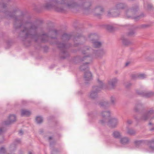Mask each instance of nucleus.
<instances>
[{"mask_svg": "<svg viewBox=\"0 0 154 154\" xmlns=\"http://www.w3.org/2000/svg\"><path fill=\"white\" fill-rule=\"evenodd\" d=\"M7 5L2 1L0 2V15L7 18L13 17L14 19V26L15 29L21 28L23 29L20 35L24 40L27 38H34L35 41L39 37V35L36 32L38 27V25L32 23L30 20H27L24 16L21 15L15 16L14 12L12 13L8 11L7 9Z\"/></svg>", "mask_w": 154, "mask_h": 154, "instance_id": "nucleus-1", "label": "nucleus"}, {"mask_svg": "<svg viewBox=\"0 0 154 154\" xmlns=\"http://www.w3.org/2000/svg\"><path fill=\"white\" fill-rule=\"evenodd\" d=\"M106 52V50L101 49L99 50H94L88 46L85 47L82 53L85 55L80 59L82 61L85 60H90L92 58H97L101 57Z\"/></svg>", "mask_w": 154, "mask_h": 154, "instance_id": "nucleus-2", "label": "nucleus"}, {"mask_svg": "<svg viewBox=\"0 0 154 154\" xmlns=\"http://www.w3.org/2000/svg\"><path fill=\"white\" fill-rule=\"evenodd\" d=\"M98 83L100 86H94L93 87L92 90L89 94V97L91 99H94L97 97V93L103 87V83L100 79L97 80Z\"/></svg>", "mask_w": 154, "mask_h": 154, "instance_id": "nucleus-3", "label": "nucleus"}, {"mask_svg": "<svg viewBox=\"0 0 154 154\" xmlns=\"http://www.w3.org/2000/svg\"><path fill=\"white\" fill-rule=\"evenodd\" d=\"M126 6L122 3L118 4L116 6L115 9H112L110 11H109L107 13V16L109 17H116L119 15L118 13L119 10L123 9L126 8Z\"/></svg>", "mask_w": 154, "mask_h": 154, "instance_id": "nucleus-4", "label": "nucleus"}, {"mask_svg": "<svg viewBox=\"0 0 154 154\" xmlns=\"http://www.w3.org/2000/svg\"><path fill=\"white\" fill-rule=\"evenodd\" d=\"M58 6V0H50L43 4V7L45 9L52 8L56 11Z\"/></svg>", "mask_w": 154, "mask_h": 154, "instance_id": "nucleus-5", "label": "nucleus"}, {"mask_svg": "<svg viewBox=\"0 0 154 154\" xmlns=\"http://www.w3.org/2000/svg\"><path fill=\"white\" fill-rule=\"evenodd\" d=\"M59 4H64L65 7L69 9L74 8L76 5L74 0H58Z\"/></svg>", "mask_w": 154, "mask_h": 154, "instance_id": "nucleus-6", "label": "nucleus"}, {"mask_svg": "<svg viewBox=\"0 0 154 154\" xmlns=\"http://www.w3.org/2000/svg\"><path fill=\"white\" fill-rule=\"evenodd\" d=\"M97 37V36L96 34H91L89 35L88 38L89 40L92 41L94 46L95 48H99L101 47L102 43L94 39L96 38Z\"/></svg>", "mask_w": 154, "mask_h": 154, "instance_id": "nucleus-7", "label": "nucleus"}, {"mask_svg": "<svg viewBox=\"0 0 154 154\" xmlns=\"http://www.w3.org/2000/svg\"><path fill=\"white\" fill-rule=\"evenodd\" d=\"M69 46V45H68L63 43H58V50H59L61 51L63 54L66 56V57H62V58L64 59L69 55V54L67 52L66 49Z\"/></svg>", "mask_w": 154, "mask_h": 154, "instance_id": "nucleus-8", "label": "nucleus"}, {"mask_svg": "<svg viewBox=\"0 0 154 154\" xmlns=\"http://www.w3.org/2000/svg\"><path fill=\"white\" fill-rule=\"evenodd\" d=\"M154 113V110L152 109H150L142 116L141 119L142 120L145 121L148 119L151 118V116Z\"/></svg>", "mask_w": 154, "mask_h": 154, "instance_id": "nucleus-9", "label": "nucleus"}, {"mask_svg": "<svg viewBox=\"0 0 154 154\" xmlns=\"http://www.w3.org/2000/svg\"><path fill=\"white\" fill-rule=\"evenodd\" d=\"M16 120V117L15 115H10L9 117L8 120L4 122L3 125H10Z\"/></svg>", "mask_w": 154, "mask_h": 154, "instance_id": "nucleus-10", "label": "nucleus"}, {"mask_svg": "<svg viewBox=\"0 0 154 154\" xmlns=\"http://www.w3.org/2000/svg\"><path fill=\"white\" fill-rule=\"evenodd\" d=\"M118 119L115 118H112L109 120L108 122L109 126L112 128H115L118 124Z\"/></svg>", "mask_w": 154, "mask_h": 154, "instance_id": "nucleus-11", "label": "nucleus"}, {"mask_svg": "<svg viewBox=\"0 0 154 154\" xmlns=\"http://www.w3.org/2000/svg\"><path fill=\"white\" fill-rule=\"evenodd\" d=\"M118 82V79L116 78L109 79L108 82V85L110 86L111 88H114L116 86Z\"/></svg>", "mask_w": 154, "mask_h": 154, "instance_id": "nucleus-12", "label": "nucleus"}, {"mask_svg": "<svg viewBox=\"0 0 154 154\" xmlns=\"http://www.w3.org/2000/svg\"><path fill=\"white\" fill-rule=\"evenodd\" d=\"M136 92L138 94L142 95L143 96L146 97H149L154 96V92L149 91L147 92H144L142 91L139 92L138 91H137Z\"/></svg>", "mask_w": 154, "mask_h": 154, "instance_id": "nucleus-13", "label": "nucleus"}, {"mask_svg": "<svg viewBox=\"0 0 154 154\" xmlns=\"http://www.w3.org/2000/svg\"><path fill=\"white\" fill-rule=\"evenodd\" d=\"M103 9L101 7H97L95 8L94 11L95 12V15L97 17L100 16L102 13L103 12Z\"/></svg>", "mask_w": 154, "mask_h": 154, "instance_id": "nucleus-14", "label": "nucleus"}, {"mask_svg": "<svg viewBox=\"0 0 154 154\" xmlns=\"http://www.w3.org/2000/svg\"><path fill=\"white\" fill-rule=\"evenodd\" d=\"M84 78L85 81H89L92 78V74L89 71L85 72L84 75Z\"/></svg>", "mask_w": 154, "mask_h": 154, "instance_id": "nucleus-15", "label": "nucleus"}, {"mask_svg": "<svg viewBox=\"0 0 154 154\" xmlns=\"http://www.w3.org/2000/svg\"><path fill=\"white\" fill-rule=\"evenodd\" d=\"M130 139L127 137H125L122 138L120 140V142L121 143L123 144H127L129 143L130 142Z\"/></svg>", "mask_w": 154, "mask_h": 154, "instance_id": "nucleus-16", "label": "nucleus"}, {"mask_svg": "<svg viewBox=\"0 0 154 154\" xmlns=\"http://www.w3.org/2000/svg\"><path fill=\"white\" fill-rule=\"evenodd\" d=\"M31 114V112L26 109H22L21 110V115L22 116H28Z\"/></svg>", "mask_w": 154, "mask_h": 154, "instance_id": "nucleus-17", "label": "nucleus"}, {"mask_svg": "<svg viewBox=\"0 0 154 154\" xmlns=\"http://www.w3.org/2000/svg\"><path fill=\"white\" fill-rule=\"evenodd\" d=\"M122 43L124 45H128L131 43V42L125 37H122Z\"/></svg>", "mask_w": 154, "mask_h": 154, "instance_id": "nucleus-18", "label": "nucleus"}, {"mask_svg": "<svg viewBox=\"0 0 154 154\" xmlns=\"http://www.w3.org/2000/svg\"><path fill=\"white\" fill-rule=\"evenodd\" d=\"M113 137L116 138H119L121 136L120 133L118 131H115L112 134Z\"/></svg>", "mask_w": 154, "mask_h": 154, "instance_id": "nucleus-19", "label": "nucleus"}, {"mask_svg": "<svg viewBox=\"0 0 154 154\" xmlns=\"http://www.w3.org/2000/svg\"><path fill=\"white\" fill-rule=\"evenodd\" d=\"M127 133L130 135H134L136 134V131L132 129L127 128Z\"/></svg>", "mask_w": 154, "mask_h": 154, "instance_id": "nucleus-20", "label": "nucleus"}, {"mask_svg": "<svg viewBox=\"0 0 154 154\" xmlns=\"http://www.w3.org/2000/svg\"><path fill=\"white\" fill-rule=\"evenodd\" d=\"M148 143L150 148L152 150L154 151V139L148 141Z\"/></svg>", "mask_w": 154, "mask_h": 154, "instance_id": "nucleus-21", "label": "nucleus"}, {"mask_svg": "<svg viewBox=\"0 0 154 154\" xmlns=\"http://www.w3.org/2000/svg\"><path fill=\"white\" fill-rule=\"evenodd\" d=\"M89 63H86L81 65L80 67V69L81 70L84 71L87 69L88 68V65Z\"/></svg>", "mask_w": 154, "mask_h": 154, "instance_id": "nucleus-22", "label": "nucleus"}, {"mask_svg": "<svg viewBox=\"0 0 154 154\" xmlns=\"http://www.w3.org/2000/svg\"><path fill=\"white\" fill-rule=\"evenodd\" d=\"M146 77V75L144 74H141L139 75L138 77H136L135 76L133 75L132 76V79H135L136 78H139L141 79H143Z\"/></svg>", "mask_w": 154, "mask_h": 154, "instance_id": "nucleus-23", "label": "nucleus"}, {"mask_svg": "<svg viewBox=\"0 0 154 154\" xmlns=\"http://www.w3.org/2000/svg\"><path fill=\"white\" fill-rule=\"evenodd\" d=\"M110 112L109 111H103L101 113V115L103 118L109 116L110 115Z\"/></svg>", "mask_w": 154, "mask_h": 154, "instance_id": "nucleus-24", "label": "nucleus"}, {"mask_svg": "<svg viewBox=\"0 0 154 154\" xmlns=\"http://www.w3.org/2000/svg\"><path fill=\"white\" fill-rule=\"evenodd\" d=\"M41 37L42 42H45L48 41V36L47 34H43L41 36Z\"/></svg>", "mask_w": 154, "mask_h": 154, "instance_id": "nucleus-25", "label": "nucleus"}, {"mask_svg": "<svg viewBox=\"0 0 154 154\" xmlns=\"http://www.w3.org/2000/svg\"><path fill=\"white\" fill-rule=\"evenodd\" d=\"M142 104L141 103H137L134 107V110L136 112H137L139 109L142 107Z\"/></svg>", "mask_w": 154, "mask_h": 154, "instance_id": "nucleus-26", "label": "nucleus"}, {"mask_svg": "<svg viewBox=\"0 0 154 154\" xmlns=\"http://www.w3.org/2000/svg\"><path fill=\"white\" fill-rule=\"evenodd\" d=\"M100 105L103 108H105L106 107H107L109 106V103L108 101H105L101 102Z\"/></svg>", "mask_w": 154, "mask_h": 154, "instance_id": "nucleus-27", "label": "nucleus"}, {"mask_svg": "<svg viewBox=\"0 0 154 154\" xmlns=\"http://www.w3.org/2000/svg\"><path fill=\"white\" fill-rule=\"evenodd\" d=\"M35 120L37 123L38 124H40L43 122V119L41 116H37Z\"/></svg>", "mask_w": 154, "mask_h": 154, "instance_id": "nucleus-28", "label": "nucleus"}, {"mask_svg": "<svg viewBox=\"0 0 154 154\" xmlns=\"http://www.w3.org/2000/svg\"><path fill=\"white\" fill-rule=\"evenodd\" d=\"M70 35L66 33L63 34L62 36L63 38L65 40H68L70 38Z\"/></svg>", "mask_w": 154, "mask_h": 154, "instance_id": "nucleus-29", "label": "nucleus"}, {"mask_svg": "<svg viewBox=\"0 0 154 154\" xmlns=\"http://www.w3.org/2000/svg\"><path fill=\"white\" fill-rule=\"evenodd\" d=\"M110 104L112 105H114L116 102V98L115 97L112 96L110 99Z\"/></svg>", "mask_w": 154, "mask_h": 154, "instance_id": "nucleus-30", "label": "nucleus"}, {"mask_svg": "<svg viewBox=\"0 0 154 154\" xmlns=\"http://www.w3.org/2000/svg\"><path fill=\"white\" fill-rule=\"evenodd\" d=\"M54 138L53 137L50 136L48 138V140L50 142V144L51 146H52L55 143V141H54L53 142L51 141V140H54Z\"/></svg>", "mask_w": 154, "mask_h": 154, "instance_id": "nucleus-31", "label": "nucleus"}, {"mask_svg": "<svg viewBox=\"0 0 154 154\" xmlns=\"http://www.w3.org/2000/svg\"><path fill=\"white\" fill-rule=\"evenodd\" d=\"M123 84L124 86L127 88H129L132 85L131 83L128 82H125Z\"/></svg>", "mask_w": 154, "mask_h": 154, "instance_id": "nucleus-32", "label": "nucleus"}, {"mask_svg": "<svg viewBox=\"0 0 154 154\" xmlns=\"http://www.w3.org/2000/svg\"><path fill=\"white\" fill-rule=\"evenodd\" d=\"M128 12H127L126 14V16L128 17L129 18L131 17V16L130 15H128L127 14L128 13L129 14H130L131 13L133 14L134 13L133 11L132 10H128Z\"/></svg>", "mask_w": 154, "mask_h": 154, "instance_id": "nucleus-33", "label": "nucleus"}, {"mask_svg": "<svg viewBox=\"0 0 154 154\" xmlns=\"http://www.w3.org/2000/svg\"><path fill=\"white\" fill-rule=\"evenodd\" d=\"M6 152V150L4 147H1L0 149V154H4Z\"/></svg>", "mask_w": 154, "mask_h": 154, "instance_id": "nucleus-34", "label": "nucleus"}, {"mask_svg": "<svg viewBox=\"0 0 154 154\" xmlns=\"http://www.w3.org/2000/svg\"><path fill=\"white\" fill-rule=\"evenodd\" d=\"M142 143L141 140H135L134 142V143L136 146H138Z\"/></svg>", "mask_w": 154, "mask_h": 154, "instance_id": "nucleus-35", "label": "nucleus"}, {"mask_svg": "<svg viewBox=\"0 0 154 154\" xmlns=\"http://www.w3.org/2000/svg\"><path fill=\"white\" fill-rule=\"evenodd\" d=\"M6 130V129L4 127H0V134H2L5 132Z\"/></svg>", "mask_w": 154, "mask_h": 154, "instance_id": "nucleus-36", "label": "nucleus"}, {"mask_svg": "<svg viewBox=\"0 0 154 154\" xmlns=\"http://www.w3.org/2000/svg\"><path fill=\"white\" fill-rule=\"evenodd\" d=\"M106 28L109 30L111 31L113 29V27L111 25H108L106 26Z\"/></svg>", "mask_w": 154, "mask_h": 154, "instance_id": "nucleus-37", "label": "nucleus"}, {"mask_svg": "<svg viewBox=\"0 0 154 154\" xmlns=\"http://www.w3.org/2000/svg\"><path fill=\"white\" fill-rule=\"evenodd\" d=\"M51 34L54 35H57V31L56 30H54L51 32Z\"/></svg>", "mask_w": 154, "mask_h": 154, "instance_id": "nucleus-38", "label": "nucleus"}, {"mask_svg": "<svg viewBox=\"0 0 154 154\" xmlns=\"http://www.w3.org/2000/svg\"><path fill=\"white\" fill-rule=\"evenodd\" d=\"M132 17L135 20H139L140 18V16H133L132 14Z\"/></svg>", "mask_w": 154, "mask_h": 154, "instance_id": "nucleus-39", "label": "nucleus"}, {"mask_svg": "<svg viewBox=\"0 0 154 154\" xmlns=\"http://www.w3.org/2000/svg\"><path fill=\"white\" fill-rule=\"evenodd\" d=\"M134 33L135 32L134 31H131L128 33V35H134Z\"/></svg>", "mask_w": 154, "mask_h": 154, "instance_id": "nucleus-40", "label": "nucleus"}, {"mask_svg": "<svg viewBox=\"0 0 154 154\" xmlns=\"http://www.w3.org/2000/svg\"><path fill=\"white\" fill-rule=\"evenodd\" d=\"M105 122H106L105 120L104 119H103V120H100V124L103 125V124H104L105 123Z\"/></svg>", "mask_w": 154, "mask_h": 154, "instance_id": "nucleus-41", "label": "nucleus"}, {"mask_svg": "<svg viewBox=\"0 0 154 154\" xmlns=\"http://www.w3.org/2000/svg\"><path fill=\"white\" fill-rule=\"evenodd\" d=\"M132 123V121L131 120H129V119L128 120H127V123L128 124H131Z\"/></svg>", "mask_w": 154, "mask_h": 154, "instance_id": "nucleus-42", "label": "nucleus"}, {"mask_svg": "<svg viewBox=\"0 0 154 154\" xmlns=\"http://www.w3.org/2000/svg\"><path fill=\"white\" fill-rule=\"evenodd\" d=\"M57 151L55 150H53L51 152V154H57Z\"/></svg>", "mask_w": 154, "mask_h": 154, "instance_id": "nucleus-43", "label": "nucleus"}, {"mask_svg": "<svg viewBox=\"0 0 154 154\" xmlns=\"http://www.w3.org/2000/svg\"><path fill=\"white\" fill-rule=\"evenodd\" d=\"M152 7L151 4H148L147 5V8L149 9L151 8Z\"/></svg>", "mask_w": 154, "mask_h": 154, "instance_id": "nucleus-44", "label": "nucleus"}, {"mask_svg": "<svg viewBox=\"0 0 154 154\" xmlns=\"http://www.w3.org/2000/svg\"><path fill=\"white\" fill-rule=\"evenodd\" d=\"M19 134H20V135H22L23 134V131L21 130L19 132Z\"/></svg>", "mask_w": 154, "mask_h": 154, "instance_id": "nucleus-45", "label": "nucleus"}, {"mask_svg": "<svg viewBox=\"0 0 154 154\" xmlns=\"http://www.w3.org/2000/svg\"><path fill=\"white\" fill-rule=\"evenodd\" d=\"M63 9H60V8L59 9L58 8V12L59 11H63Z\"/></svg>", "mask_w": 154, "mask_h": 154, "instance_id": "nucleus-46", "label": "nucleus"}, {"mask_svg": "<svg viewBox=\"0 0 154 154\" xmlns=\"http://www.w3.org/2000/svg\"><path fill=\"white\" fill-rule=\"evenodd\" d=\"M16 141L18 143H20V140H16Z\"/></svg>", "mask_w": 154, "mask_h": 154, "instance_id": "nucleus-47", "label": "nucleus"}, {"mask_svg": "<svg viewBox=\"0 0 154 154\" xmlns=\"http://www.w3.org/2000/svg\"><path fill=\"white\" fill-rule=\"evenodd\" d=\"M129 63H126L125 64V66H128L129 64Z\"/></svg>", "mask_w": 154, "mask_h": 154, "instance_id": "nucleus-48", "label": "nucleus"}, {"mask_svg": "<svg viewBox=\"0 0 154 154\" xmlns=\"http://www.w3.org/2000/svg\"><path fill=\"white\" fill-rule=\"evenodd\" d=\"M29 154H33L31 152H29Z\"/></svg>", "mask_w": 154, "mask_h": 154, "instance_id": "nucleus-49", "label": "nucleus"}, {"mask_svg": "<svg viewBox=\"0 0 154 154\" xmlns=\"http://www.w3.org/2000/svg\"><path fill=\"white\" fill-rule=\"evenodd\" d=\"M149 125H152V123H149Z\"/></svg>", "mask_w": 154, "mask_h": 154, "instance_id": "nucleus-50", "label": "nucleus"}, {"mask_svg": "<svg viewBox=\"0 0 154 154\" xmlns=\"http://www.w3.org/2000/svg\"><path fill=\"white\" fill-rule=\"evenodd\" d=\"M51 38H55L54 37H52H52H51Z\"/></svg>", "mask_w": 154, "mask_h": 154, "instance_id": "nucleus-51", "label": "nucleus"}, {"mask_svg": "<svg viewBox=\"0 0 154 154\" xmlns=\"http://www.w3.org/2000/svg\"><path fill=\"white\" fill-rule=\"evenodd\" d=\"M88 4V3H86V5H87Z\"/></svg>", "mask_w": 154, "mask_h": 154, "instance_id": "nucleus-52", "label": "nucleus"}, {"mask_svg": "<svg viewBox=\"0 0 154 154\" xmlns=\"http://www.w3.org/2000/svg\"><path fill=\"white\" fill-rule=\"evenodd\" d=\"M153 130V129H151V130L152 131V130Z\"/></svg>", "mask_w": 154, "mask_h": 154, "instance_id": "nucleus-53", "label": "nucleus"}, {"mask_svg": "<svg viewBox=\"0 0 154 154\" xmlns=\"http://www.w3.org/2000/svg\"><path fill=\"white\" fill-rule=\"evenodd\" d=\"M20 12V11H17V13H18Z\"/></svg>", "mask_w": 154, "mask_h": 154, "instance_id": "nucleus-54", "label": "nucleus"}, {"mask_svg": "<svg viewBox=\"0 0 154 154\" xmlns=\"http://www.w3.org/2000/svg\"><path fill=\"white\" fill-rule=\"evenodd\" d=\"M1 143V142H0V143Z\"/></svg>", "mask_w": 154, "mask_h": 154, "instance_id": "nucleus-55", "label": "nucleus"}]
</instances>
